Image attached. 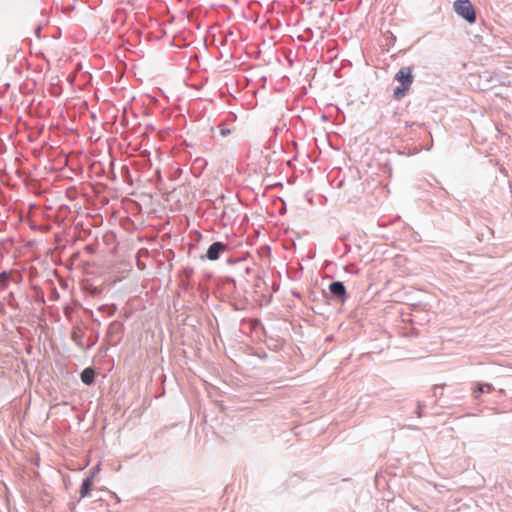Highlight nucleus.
I'll use <instances>...</instances> for the list:
<instances>
[{
    "label": "nucleus",
    "mask_w": 512,
    "mask_h": 512,
    "mask_svg": "<svg viewBox=\"0 0 512 512\" xmlns=\"http://www.w3.org/2000/svg\"><path fill=\"white\" fill-rule=\"evenodd\" d=\"M231 133V130L229 128H226V127H221L220 129V135L225 137L227 135H229Z\"/></svg>",
    "instance_id": "obj_13"
},
{
    "label": "nucleus",
    "mask_w": 512,
    "mask_h": 512,
    "mask_svg": "<svg viewBox=\"0 0 512 512\" xmlns=\"http://www.w3.org/2000/svg\"><path fill=\"white\" fill-rule=\"evenodd\" d=\"M484 384L483 383H477L476 388L474 389V397L479 398L482 393H484Z\"/></svg>",
    "instance_id": "obj_11"
},
{
    "label": "nucleus",
    "mask_w": 512,
    "mask_h": 512,
    "mask_svg": "<svg viewBox=\"0 0 512 512\" xmlns=\"http://www.w3.org/2000/svg\"><path fill=\"white\" fill-rule=\"evenodd\" d=\"M234 214H235V211L232 207L230 206H225L222 213H221V217L224 219V218H227L228 220H232L233 217H234Z\"/></svg>",
    "instance_id": "obj_8"
},
{
    "label": "nucleus",
    "mask_w": 512,
    "mask_h": 512,
    "mask_svg": "<svg viewBox=\"0 0 512 512\" xmlns=\"http://www.w3.org/2000/svg\"><path fill=\"white\" fill-rule=\"evenodd\" d=\"M13 298H14V293L10 292L9 295H8V299H9L8 303H9V305H12L11 299H13Z\"/></svg>",
    "instance_id": "obj_16"
},
{
    "label": "nucleus",
    "mask_w": 512,
    "mask_h": 512,
    "mask_svg": "<svg viewBox=\"0 0 512 512\" xmlns=\"http://www.w3.org/2000/svg\"><path fill=\"white\" fill-rule=\"evenodd\" d=\"M328 288L332 297L336 301L345 303V301L348 299V293L342 281H333L329 284Z\"/></svg>",
    "instance_id": "obj_2"
},
{
    "label": "nucleus",
    "mask_w": 512,
    "mask_h": 512,
    "mask_svg": "<svg viewBox=\"0 0 512 512\" xmlns=\"http://www.w3.org/2000/svg\"><path fill=\"white\" fill-rule=\"evenodd\" d=\"M81 381L86 385H92L95 382V371L91 367L85 368L80 374Z\"/></svg>",
    "instance_id": "obj_6"
},
{
    "label": "nucleus",
    "mask_w": 512,
    "mask_h": 512,
    "mask_svg": "<svg viewBox=\"0 0 512 512\" xmlns=\"http://www.w3.org/2000/svg\"><path fill=\"white\" fill-rule=\"evenodd\" d=\"M40 31H41V27H40V26H38V27H36V28H35V34H36V36H37L38 38H40Z\"/></svg>",
    "instance_id": "obj_15"
},
{
    "label": "nucleus",
    "mask_w": 512,
    "mask_h": 512,
    "mask_svg": "<svg viewBox=\"0 0 512 512\" xmlns=\"http://www.w3.org/2000/svg\"><path fill=\"white\" fill-rule=\"evenodd\" d=\"M72 340L75 342L76 345H78L80 348H83L82 343V335L79 334L76 330H73L72 332Z\"/></svg>",
    "instance_id": "obj_10"
},
{
    "label": "nucleus",
    "mask_w": 512,
    "mask_h": 512,
    "mask_svg": "<svg viewBox=\"0 0 512 512\" xmlns=\"http://www.w3.org/2000/svg\"><path fill=\"white\" fill-rule=\"evenodd\" d=\"M409 88L408 87H404V86H398L394 89V97L396 99H400L401 97H403L406 93V91L408 90Z\"/></svg>",
    "instance_id": "obj_9"
},
{
    "label": "nucleus",
    "mask_w": 512,
    "mask_h": 512,
    "mask_svg": "<svg viewBox=\"0 0 512 512\" xmlns=\"http://www.w3.org/2000/svg\"><path fill=\"white\" fill-rule=\"evenodd\" d=\"M97 469H98L97 467H94V471L92 473H94V474L97 473Z\"/></svg>",
    "instance_id": "obj_19"
},
{
    "label": "nucleus",
    "mask_w": 512,
    "mask_h": 512,
    "mask_svg": "<svg viewBox=\"0 0 512 512\" xmlns=\"http://www.w3.org/2000/svg\"><path fill=\"white\" fill-rule=\"evenodd\" d=\"M453 9L457 15L461 16L468 23H475L476 12L469 0H456L453 3Z\"/></svg>",
    "instance_id": "obj_1"
},
{
    "label": "nucleus",
    "mask_w": 512,
    "mask_h": 512,
    "mask_svg": "<svg viewBox=\"0 0 512 512\" xmlns=\"http://www.w3.org/2000/svg\"><path fill=\"white\" fill-rule=\"evenodd\" d=\"M441 387H442L441 385H434V387H433V395L434 396H436V390H438Z\"/></svg>",
    "instance_id": "obj_17"
},
{
    "label": "nucleus",
    "mask_w": 512,
    "mask_h": 512,
    "mask_svg": "<svg viewBox=\"0 0 512 512\" xmlns=\"http://www.w3.org/2000/svg\"><path fill=\"white\" fill-rule=\"evenodd\" d=\"M229 250L228 244L224 242H213L207 249L205 257L210 261H216L220 258L221 254Z\"/></svg>",
    "instance_id": "obj_3"
},
{
    "label": "nucleus",
    "mask_w": 512,
    "mask_h": 512,
    "mask_svg": "<svg viewBox=\"0 0 512 512\" xmlns=\"http://www.w3.org/2000/svg\"><path fill=\"white\" fill-rule=\"evenodd\" d=\"M94 473H91L90 476L83 479L81 487H80V497L85 498L90 494L91 487L93 484Z\"/></svg>",
    "instance_id": "obj_5"
},
{
    "label": "nucleus",
    "mask_w": 512,
    "mask_h": 512,
    "mask_svg": "<svg viewBox=\"0 0 512 512\" xmlns=\"http://www.w3.org/2000/svg\"><path fill=\"white\" fill-rule=\"evenodd\" d=\"M395 79L400 82L401 86L410 88L413 83L412 69L410 67H402L395 75Z\"/></svg>",
    "instance_id": "obj_4"
},
{
    "label": "nucleus",
    "mask_w": 512,
    "mask_h": 512,
    "mask_svg": "<svg viewBox=\"0 0 512 512\" xmlns=\"http://www.w3.org/2000/svg\"><path fill=\"white\" fill-rule=\"evenodd\" d=\"M424 407H425L424 403H422L420 401L417 402L416 414L419 418L423 416Z\"/></svg>",
    "instance_id": "obj_12"
},
{
    "label": "nucleus",
    "mask_w": 512,
    "mask_h": 512,
    "mask_svg": "<svg viewBox=\"0 0 512 512\" xmlns=\"http://www.w3.org/2000/svg\"><path fill=\"white\" fill-rule=\"evenodd\" d=\"M483 384H484V388H487L488 392L494 390V387L492 384H488V383H483Z\"/></svg>",
    "instance_id": "obj_14"
},
{
    "label": "nucleus",
    "mask_w": 512,
    "mask_h": 512,
    "mask_svg": "<svg viewBox=\"0 0 512 512\" xmlns=\"http://www.w3.org/2000/svg\"><path fill=\"white\" fill-rule=\"evenodd\" d=\"M117 325L116 322H113L110 324L109 329L112 330Z\"/></svg>",
    "instance_id": "obj_18"
},
{
    "label": "nucleus",
    "mask_w": 512,
    "mask_h": 512,
    "mask_svg": "<svg viewBox=\"0 0 512 512\" xmlns=\"http://www.w3.org/2000/svg\"><path fill=\"white\" fill-rule=\"evenodd\" d=\"M11 280L10 274L6 271L0 273V290L7 288L9 281Z\"/></svg>",
    "instance_id": "obj_7"
},
{
    "label": "nucleus",
    "mask_w": 512,
    "mask_h": 512,
    "mask_svg": "<svg viewBox=\"0 0 512 512\" xmlns=\"http://www.w3.org/2000/svg\"><path fill=\"white\" fill-rule=\"evenodd\" d=\"M97 469H98L97 467H94V471L92 473H94V474L97 473Z\"/></svg>",
    "instance_id": "obj_20"
}]
</instances>
